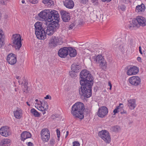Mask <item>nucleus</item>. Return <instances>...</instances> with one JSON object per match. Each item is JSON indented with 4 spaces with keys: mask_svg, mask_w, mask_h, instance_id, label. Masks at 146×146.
Wrapping results in <instances>:
<instances>
[{
    "mask_svg": "<svg viewBox=\"0 0 146 146\" xmlns=\"http://www.w3.org/2000/svg\"><path fill=\"white\" fill-rule=\"evenodd\" d=\"M80 76L81 79V86L79 89V93L81 96L89 98L92 96V86L93 84V77L90 72L86 70H82Z\"/></svg>",
    "mask_w": 146,
    "mask_h": 146,
    "instance_id": "obj_1",
    "label": "nucleus"
},
{
    "mask_svg": "<svg viewBox=\"0 0 146 146\" xmlns=\"http://www.w3.org/2000/svg\"><path fill=\"white\" fill-rule=\"evenodd\" d=\"M42 26L41 23L39 22H37L35 24L36 35L37 38L42 40L46 38V34L45 30Z\"/></svg>",
    "mask_w": 146,
    "mask_h": 146,
    "instance_id": "obj_2",
    "label": "nucleus"
},
{
    "mask_svg": "<svg viewBox=\"0 0 146 146\" xmlns=\"http://www.w3.org/2000/svg\"><path fill=\"white\" fill-rule=\"evenodd\" d=\"M59 24L56 21H53L50 23L48 26L46 27L45 30L46 34L49 36L52 35L59 28Z\"/></svg>",
    "mask_w": 146,
    "mask_h": 146,
    "instance_id": "obj_3",
    "label": "nucleus"
},
{
    "mask_svg": "<svg viewBox=\"0 0 146 146\" xmlns=\"http://www.w3.org/2000/svg\"><path fill=\"white\" fill-rule=\"evenodd\" d=\"M13 47L15 49L19 50L22 46L21 38L19 34H14L12 35V38Z\"/></svg>",
    "mask_w": 146,
    "mask_h": 146,
    "instance_id": "obj_4",
    "label": "nucleus"
},
{
    "mask_svg": "<svg viewBox=\"0 0 146 146\" xmlns=\"http://www.w3.org/2000/svg\"><path fill=\"white\" fill-rule=\"evenodd\" d=\"M132 23L135 25H137L138 27L140 26L143 27L146 25V20L145 18L138 16L132 20Z\"/></svg>",
    "mask_w": 146,
    "mask_h": 146,
    "instance_id": "obj_5",
    "label": "nucleus"
},
{
    "mask_svg": "<svg viewBox=\"0 0 146 146\" xmlns=\"http://www.w3.org/2000/svg\"><path fill=\"white\" fill-rule=\"evenodd\" d=\"M49 17L48 19H49L50 22L52 21L54 19H55L56 21H55L57 23H58L60 19L59 15L58 13V11L53 10L50 11L49 10Z\"/></svg>",
    "mask_w": 146,
    "mask_h": 146,
    "instance_id": "obj_6",
    "label": "nucleus"
},
{
    "mask_svg": "<svg viewBox=\"0 0 146 146\" xmlns=\"http://www.w3.org/2000/svg\"><path fill=\"white\" fill-rule=\"evenodd\" d=\"M98 135L106 143H109L111 138L108 132L106 130H102L98 133Z\"/></svg>",
    "mask_w": 146,
    "mask_h": 146,
    "instance_id": "obj_7",
    "label": "nucleus"
},
{
    "mask_svg": "<svg viewBox=\"0 0 146 146\" xmlns=\"http://www.w3.org/2000/svg\"><path fill=\"white\" fill-rule=\"evenodd\" d=\"M62 43L60 37L52 36L49 41V45L50 48H52L56 46L58 44H61Z\"/></svg>",
    "mask_w": 146,
    "mask_h": 146,
    "instance_id": "obj_8",
    "label": "nucleus"
},
{
    "mask_svg": "<svg viewBox=\"0 0 146 146\" xmlns=\"http://www.w3.org/2000/svg\"><path fill=\"white\" fill-rule=\"evenodd\" d=\"M94 60L97 63L100 64L99 65L101 67L106 68L107 63L102 55H98L96 56L94 58Z\"/></svg>",
    "mask_w": 146,
    "mask_h": 146,
    "instance_id": "obj_9",
    "label": "nucleus"
},
{
    "mask_svg": "<svg viewBox=\"0 0 146 146\" xmlns=\"http://www.w3.org/2000/svg\"><path fill=\"white\" fill-rule=\"evenodd\" d=\"M129 83L134 86H137L141 83V79L138 76H135L130 78L129 79Z\"/></svg>",
    "mask_w": 146,
    "mask_h": 146,
    "instance_id": "obj_10",
    "label": "nucleus"
},
{
    "mask_svg": "<svg viewBox=\"0 0 146 146\" xmlns=\"http://www.w3.org/2000/svg\"><path fill=\"white\" fill-rule=\"evenodd\" d=\"M68 53V48L66 47L60 49L58 53V55L62 58H65Z\"/></svg>",
    "mask_w": 146,
    "mask_h": 146,
    "instance_id": "obj_11",
    "label": "nucleus"
},
{
    "mask_svg": "<svg viewBox=\"0 0 146 146\" xmlns=\"http://www.w3.org/2000/svg\"><path fill=\"white\" fill-rule=\"evenodd\" d=\"M49 10H45L41 12L38 14V16L41 19L45 21H49V19H48L49 17Z\"/></svg>",
    "mask_w": 146,
    "mask_h": 146,
    "instance_id": "obj_12",
    "label": "nucleus"
},
{
    "mask_svg": "<svg viewBox=\"0 0 146 146\" xmlns=\"http://www.w3.org/2000/svg\"><path fill=\"white\" fill-rule=\"evenodd\" d=\"M7 60L9 64L14 65L16 62L17 57L15 54H10L7 56Z\"/></svg>",
    "mask_w": 146,
    "mask_h": 146,
    "instance_id": "obj_13",
    "label": "nucleus"
},
{
    "mask_svg": "<svg viewBox=\"0 0 146 146\" xmlns=\"http://www.w3.org/2000/svg\"><path fill=\"white\" fill-rule=\"evenodd\" d=\"M82 110H72L71 113L75 118L82 119L84 118L83 111Z\"/></svg>",
    "mask_w": 146,
    "mask_h": 146,
    "instance_id": "obj_14",
    "label": "nucleus"
},
{
    "mask_svg": "<svg viewBox=\"0 0 146 146\" xmlns=\"http://www.w3.org/2000/svg\"><path fill=\"white\" fill-rule=\"evenodd\" d=\"M61 18L63 21L65 22H68L70 19V14L64 11H60Z\"/></svg>",
    "mask_w": 146,
    "mask_h": 146,
    "instance_id": "obj_15",
    "label": "nucleus"
},
{
    "mask_svg": "<svg viewBox=\"0 0 146 146\" xmlns=\"http://www.w3.org/2000/svg\"><path fill=\"white\" fill-rule=\"evenodd\" d=\"M139 69L136 67L133 66L130 67L127 71V74L128 75H135L139 72Z\"/></svg>",
    "mask_w": 146,
    "mask_h": 146,
    "instance_id": "obj_16",
    "label": "nucleus"
},
{
    "mask_svg": "<svg viewBox=\"0 0 146 146\" xmlns=\"http://www.w3.org/2000/svg\"><path fill=\"white\" fill-rule=\"evenodd\" d=\"M10 134L9 129L6 128L5 127H2L0 129V134L2 136L7 137Z\"/></svg>",
    "mask_w": 146,
    "mask_h": 146,
    "instance_id": "obj_17",
    "label": "nucleus"
},
{
    "mask_svg": "<svg viewBox=\"0 0 146 146\" xmlns=\"http://www.w3.org/2000/svg\"><path fill=\"white\" fill-rule=\"evenodd\" d=\"M84 104L80 102L74 104L72 107L71 110H84Z\"/></svg>",
    "mask_w": 146,
    "mask_h": 146,
    "instance_id": "obj_18",
    "label": "nucleus"
},
{
    "mask_svg": "<svg viewBox=\"0 0 146 146\" xmlns=\"http://www.w3.org/2000/svg\"><path fill=\"white\" fill-rule=\"evenodd\" d=\"M35 107L38 110H39L40 108L42 110V108H43L44 110H47L48 109V103L46 102H44L43 104L40 101V104L38 103L37 104H36Z\"/></svg>",
    "mask_w": 146,
    "mask_h": 146,
    "instance_id": "obj_19",
    "label": "nucleus"
},
{
    "mask_svg": "<svg viewBox=\"0 0 146 146\" xmlns=\"http://www.w3.org/2000/svg\"><path fill=\"white\" fill-rule=\"evenodd\" d=\"M64 5L67 8L72 9L74 6V3L72 0H63Z\"/></svg>",
    "mask_w": 146,
    "mask_h": 146,
    "instance_id": "obj_20",
    "label": "nucleus"
},
{
    "mask_svg": "<svg viewBox=\"0 0 146 146\" xmlns=\"http://www.w3.org/2000/svg\"><path fill=\"white\" fill-rule=\"evenodd\" d=\"M31 135L30 133L27 131L22 132L21 135V138L22 141H24L26 139L31 137Z\"/></svg>",
    "mask_w": 146,
    "mask_h": 146,
    "instance_id": "obj_21",
    "label": "nucleus"
},
{
    "mask_svg": "<svg viewBox=\"0 0 146 146\" xmlns=\"http://www.w3.org/2000/svg\"><path fill=\"white\" fill-rule=\"evenodd\" d=\"M145 9V7L143 3L141 5H138L136 7L135 9L136 12L137 13H141L144 11Z\"/></svg>",
    "mask_w": 146,
    "mask_h": 146,
    "instance_id": "obj_22",
    "label": "nucleus"
},
{
    "mask_svg": "<svg viewBox=\"0 0 146 146\" xmlns=\"http://www.w3.org/2000/svg\"><path fill=\"white\" fill-rule=\"evenodd\" d=\"M40 134L41 135L43 136V138L45 135H46L47 136V139L50 138V131L48 129H42L41 132Z\"/></svg>",
    "mask_w": 146,
    "mask_h": 146,
    "instance_id": "obj_23",
    "label": "nucleus"
},
{
    "mask_svg": "<svg viewBox=\"0 0 146 146\" xmlns=\"http://www.w3.org/2000/svg\"><path fill=\"white\" fill-rule=\"evenodd\" d=\"M127 104L130 109H134L135 106V100L132 99L128 100Z\"/></svg>",
    "mask_w": 146,
    "mask_h": 146,
    "instance_id": "obj_24",
    "label": "nucleus"
},
{
    "mask_svg": "<svg viewBox=\"0 0 146 146\" xmlns=\"http://www.w3.org/2000/svg\"><path fill=\"white\" fill-rule=\"evenodd\" d=\"M68 53L69 56L71 57H74L76 55V50L71 47H68Z\"/></svg>",
    "mask_w": 146,
    "mask_h": 146,
    "instance_id": "obj_25",
    "label": "nucleus"
},
{
    "mask_svg": "<svg viewBox=\"0 0 146 146\" xmlns=\"http://www.w3.org/2000/svg\"><path fill=\"white\" fill-rule=\"evenodd\" d=\"M71 69L72 71L77 73L79 72L81 68V67L76 64H72L71 66Z\"/></svg>",
    "mask_w": 146,
    "mask_h": 146,
    "instance_id": "obj_26",
    "label": "nucleus"
},
{
    "mask_svg": "<svg viewBox=\"0 0 146 146\" xmlns=\"http://www.w3.org/2000/svg\"><path fill=\"white\" fill-rule=\"evenodd\" d=\"M93 13L94 14L93 18L94 19H100L103 18L102 15L99 12L94 11H93Z\"/></svg>",
    "mask_w": 146,
    "mask_h": 146,
    "instance_id": "obj_27",
    "label": "nucleus"
},
{
    "mask_svg": "<svg viewBox=\"0 0 146 146\" xmlns=\"http://www.w3.org/2000/svg\"><path fill=\"white\" fill-rule=\"evenodd\" d=\"M108 110H98L97 115L101 117H104L108 112Z\"/></svg>",
    "mask_w": 146,
    "mask_h": 146,
    "instance_id": "obj_28",
    "label": "nucleus"
},
{
    "mask_svg": "<svg viewBox=\"0 0 146 146\" xmlns=\"http://www.w3.org/2000/svg\"><path fill=\"white\" fill-rule=\"evenodd\" d=\"M42 2L45 6L47 7H50L54 4V2L51 0H43Z\"/></svg>",
    "mask_w": 146,
    "mask_h": 146,
    "instance_id": "obj_29",
    "label": "nucleus"
},
{
    "mask_svg": "<svg viewBox=\"0 0 146 146\" xmlns=\"http://www.w3.org/2000/svg\"><path fill=\"white\" fill-rule=\"evenodd\" d=\"M15 117L17 119L20 118L22 116V113L21 110H16L14 112Z\"/></svg>",
    "mask_w": 146,
    "mask_h": 146,
    "instance_id": "obj_30",
    "label": "nucleus"
},
{
    "mask_svg": "<svg viewBox=\"0 0 146 146\" xmlns=\"http://www.w3.org/2000/svg\"><path fill=\"white\" fill-rule=\"evenodd\" d=\"M10 141L8 139H3L0 143L1 146H6V145L10 143Z\"/></svg>",
    "mask_w": 146,
    "mask_h": 146,
    "instance_id": "obj_31",
    "label": "nucleus"
},
{
    "mask_svg": "<svg viewBox=\"0 0 146 146\" xmlns=\"http://www.w3.org/2000/svg\"><path fill=\"white\" fill-rule=\"evenodd\" d=\"M128 46V45L125 43H123L119 46V49L122 52H124Z\"/></svg>",
    "mask_w": 146,
    "mask_h": 146,
    "instance_id": "obj_32",
    "label": "nucleus"
},
{
    "mask_svg": "<svg viewBox=\"0 0 146 146\" xmlns=\"http://www.w3.org/2000/svg\"><path fill=\"white\" fill-rule=\"evenodd\" d=\"M111 130L113 132H118L120 130V127L117 125L111 127Z\"/></svg>",
    "mask_w": 146,
    "mask_h": 146,
    "instance_id": "obj_33",
    "label": "nucleus"
},
{
    "mask_svg": "<svg viewBox=\"0 0 146 146\" xmlns=\"http://www.w3.org/2000/svg\"><path fill=\"white\" fill-rule=\"evenodd\" d=\"M31 113L36 117H39L40 114L36 110H31Z\"/></svg>",
    "mask_w": 146,
    "mask_h": 146,
    "instance_id": "obj_34",
    "label": "nucleus"
},
{
    "mask_svg": "<svg viewBox=\"0 0 146 146\" xmlns=\"http://www.w3.org/2000/svg\"><path fill=\"white\" fill-rule=\"evenodd\" d=\"M4 36H2L1 39L0 38V47L1 48L3 47L4 45L5 44L4 42L5 39H4Z\"/></svg>",
    "mask_w": 146,
    "mask_h": 146,
    "instance_id": "obj_35",
    "label": "nucleus"
},
{
    "mask_svg": "<svg viewBox=\"0 0 146 146\" xmlns=\"http://www.w3.org/2000/svg\"><path fill=\"white\" fill-rule=\"evenodd\" d=\"M138 27L137 25H135L134 24H133V23H132V21H131V23L129 25V29H133L134 27Z\"/></svg>",
    "mask_w": 146,
    "mask_h": 146,
    "instance_id": "obj_36",
    "label": "nucleus"
},
{
    "mask_svg": "<svg viewBox=\"0 0 146 146\" xmlns=\"http://www.w3.org/2000/svg\"><path fill=\"white\" fill-rule=\"evenodd\" d=\"M128 44H129L130 46H132L133 44V40L132 38H130L128 40Z\"/></svg>",
    "mask_w": 146,
    "mask_h": 146,
    "instance_id": "obj_37",
    "label": "nucleus"
},
{
    "mask_svg": "<svg viewBox=\"0 0 146 146\" xmlns=\"http://www.w3.org/2000/svg\"><path fill=\"white\" fill-rule=\"evenodd\" d=\"M123 107V104L121 103L119 104V105L117 106L116 108L114 110H119L121 109Z\"/></svg>",
    "mask_w": 146,
    "mask_h": 146,
    "instance_id": "obj_38",
    "label": "nucleus"
},
{
    "mask_svg": "<svg viewBox=\"0 0 146 146\" xmlns=\"http://www.w3.org/2000/svg\"><path fill=\"white\" fill-rule=\"evenodd\" d=\"M41 139L44 142H47L48 141L49 139H48L47 140V136L46 135H45L44 137H44L43 138V136L42 135H41Z\"/></svg>",
    "mask_w": 146,
    "mask_h": 146,
    "instance_id": "obj_39",
    "label": "nucleus"
},
{
    "mask_svg": "<svg viewBox=\"0 0 146 146\" xmlns=\"http://www.w3.org/2000/svg\"><path fill=\"white\" fill-rule=\"evenodd\" d=\"M75 73H76V72H74V71H72H72H70L69 72L70 76L72 78L75 77Z\"/></svg>",
    "mask_w": 146,
    "mask_h": 146,
    "instance_id": "obj_40",
    "label": "nucleus"
},
{
    "mask_svg": "<svg viewBox=\"0 0 146 146\" xmlns=\"http://www.w3.org/2000/svg\"><path fill=\"white\" fill-rule=\"evenodd\" d=\"M3 36H4V39H5V37L4 33L2 30L0 29V38L1 39Z\"/></svg>",
    "mask_w": 146,
    "mask_h": 146,
    "instance_id": "obj_41",
    "label": "nucleus"
},
{
    "mask_svg": "<svg viewBox=\"0 0 146 146\" xmlns=\"http://www.w3.org/2000/svg\"><path fill=\"white\" fill-rule=\"evenodd\" d=\"M56 133L57 135L58 139L57 140L59 141L60 140V130L58 129H56Z\"/></svg>",
    "mask_w": 146,
    "mask_h": 146,
    "instance_id": "obj_42",
    "label": "nucleus"
},
{
    "mask_svg": "<svg viewBox=\"0 0 146 146\" xmlns=\"http://www.w3.org/2000/svg\"><path fill=\"white\" fill-rule=\"evenodd\" d=\"M25 88L23 89V92L26 93H27L29 91L28 87L27 85H25Z\"/></svg>",
    "mask_w": 146,
    "mask_h": 146,
    "instance_id": "obj_43",
    "label": "nucleus"
},
{
    "mask_svg": "<svg viewBox=\"0 0 146 146\" xmlns=\"http://www.w3.org/2000/svg\"><path fill=\"white\" fill-rule=\"evenodd\" d=\"M80 144L79 142L77 141H74L73 142V146H79Z\"/></svg>",
    "mask_w": 146,
    "mask_h": 146,
    "instance_id": "obj_44",
    "label": "nucleus"
},
{
    "mask_svg": "<svg viewBox=\"0 0 146 146\" xmlns=\"http://www.w3.org/2000/svg\"><path fill=\"white\" fill-rule=\"evenodd\" d=\"M55 140L53 138L51 139L50 141V143L51 145H53L54 144Z\"/></svg>",
    "mask_w": 146,
    "mask_h": 146,
    "instance_id": "obj_45",
    "label": "nucleus"
},
{
    "mask_svg": "<svg viewBox=\"0 0 146 146\" xmlns=\"http://www.w3.org/2000/svg\"><path fill=\"white\" fill-rule=\"evenodd\" d=\"M80 3L84 4H86L88 2V0H80Z\"/></svg>",
    "mask_w": 146,
    "mask_h": 146,
    "instance_id": "obj_46",
    "label": "nucleus"
},
{
    "mask_svg": "<svg viewBox=\"0 0 146 146\" xmlns=\"http://www.w3.org/2000/svg\"><path fill=\"white\" fill-rule=\"evenodd\" d=\"M44 99L45 100L49 99L50 100L51 99V97L49 95H47L44 98Z\"/></svg>",
    "mask_w": 146,
    "mask_h": 146,
    "instance_id": "obj_47",
    "label": "nucleus"
},
{
    "mask_svg": "<svg viewBox=\"0 0 146 146\" xmlns=\"http://www.w3.org/2000/svg\"><path fill=\"white\" fill-rule=\"evenodd\" d=\"M74 26L75 25L74 24H72L69 26L68 29L69 30L72 29L74 27Z\"/></svg>",
    "mask_w": 146,
    "mask_h": 146,
    "instance_id": "obj_48",
    "label": "nucleus"
},
{
    "mask_svg": "<svg viewBox=\"0 0 146 146\" xmlns=\"http://www.w3.org/2000/svg\"><path fill=\"white\" fill-rule=\"evenodd\" d=\"M30 2L33 4H35L38 3V1L37 0H32Z\"/></svg>",
    "mask_w": 146,
    "mask_h": 146,
    "instance_id": "obj_49",
    "label": "nucleus"
},
{
    "mask_svg": "<svg viewBox=\"0 0 146 146\" xmlns=\"http://www.w3.org/2000/svg\"><path fill=\"white\" fill-rule=\"evenodd\" d=\"M58 117V115H57L56 114L55 115H52L51 116V117L52 119H54L56 118L57 117Z\"/></svg>",
    "mask_w": 146,
    "mask_h": 146,
    "instance_id": "obj_50",
    "label": "nucleus"
},
{
    "mask_svg": "<svg viewBox=\"0 0 146 146\" xmlns=\"http://www.w3.org/2000/svg\"><path fill=\"white\" fill-rule=\"evenodd\" d=\"M98 110H108V108L105 106H103L100 108H99Z\"/></svg>",
    "mask_w": 146,
    "mask_h": 146,
    "instance_id": "obj_51",
    "label": "nucleus"
},
{
    "mask_svg": "<svg viewBox=\"0 0 146 146\" xmlns=\"http://www.w3.org/2000/svg\"><path fill=\"white\" fill-rule=\"evenodd\" d=\"M28 146H33V144L32 143L30 142L28 143Z\"/></svg>",
    "mask_w": 146,
    "mask_h": 146,
    "instance_id": "obj_52",
    "label": "nucleus"
},
{
    "mask_svg": "<svg viewBox=\"0 0 146 146\" xmlns=\"http://www.w3.org/2000/svg\"><path fill=\"white\" fill-rule=\"evenodd\" d=\"M137 60L139 62H141V59L140 57H138L137 58Z\"/></svg>",
    "mask_w": 146,
    "mask_h": 146,
    "instance_id": "obj_53",
    "label": "nucleus"
},
{
    "mask_svg": "<svg viewBox=\"0 0 146 146\" xmlns=\"http://www.w3.org/2000/svg\"><path fill=\"white\" fill-rule=\"evenodd\" d=\"M139 51L140 53L141 54H143V53L141 51V48L140 46L139 47Z\"/></svg>",
    "mask_w": 146,
    "mask_h": 146,
    "instance_id": "obj_54",
    "label": "nucleus"
},
{
    "mask_svg": "<svg viewBox=\"0 0 146 146\" xmlns=\"http://www.w3.org/2000/svg\"><path fill=\"white\" fill-rule=\"evenodd\" d=\"M122 111L120 112V113L121 114L125 113H126V111L125 110H122Z\"/></svg>",
    "mask_w": 146,
    "mask_h": 146,
    "instance_id": "obj_55",
    "label": "nucleus"
},
{
    "mask_svg": "<svg viewBox=\"0 0 146 146\" xmlns=\"http://www.w3.org/2000/svg\"><path fill=\"white\" fill-rule=\"evenodd\" d=\"M3 5H6V3L4 1L2 0L0 2Z\"/></svg>",
    "mask_w": 146,
    "mask_h": 146,
    "instance_id": "obj_56",
    "label": "nucleus"
},
{
    "mask_svg": "<svg viewBox=\"0 0 146 146\" xmlns=\"http://www.w3.org/2000/svg\"><path fill=\"white\" fill-rule=\"evenodd\" d=\"M40 101H39L38 99H36L35 100V102H36V103L35 104V105L37 104L38 103L40 104Z\"/></svg>",
    "mask_w": 146,
    "mask_h": 146,
    "instance_id": "obj_57",
    "label": "nucleus"
},
{
    "mask_svg": "<svg viewBox=\"0 0 146 146\" xmlns=\"http://www.w3.org/2000/svg\"><path fill=\"white\" fill-rule=\"evenodd\" d=\"M118 111V110H113V112L114 113V115L115 114V113L119 111Z\"/></svg>",
    "mask_w": 146,
    "mask_h": 146,
    "instance_id": "obj_58",
    "label": "nucleus"
},
{
    "mask_svg": "<svg viewBox=\"0 0 146 146\" xmlns=\"http://www.w3.org/2000/svg\"><path fill=\"white\" fill-rule=\"evenodd\" d=\"M26 103L27 105L29 106H30V105H31V103L30 101H29V102H27Z\"/></svg>",
    "mask_w": 146,
    "mask_h": 146,
    "instance_id": "obj_59",
    "label": "nucleus"
},
{
    "mask_svg": "<svg viewBox=\"0 0 146 146\" xmlns=\"http://www.w3.org/2000/svg\"><path fill=\"white\" fill-rule=\"evenodd\" d=\"M111 0H102L103 2H109L111 1Z\"/></svg>",
    "mask_w": 146,
    "mask_h": 146,
    "instance_id": "obj_60",
    "label": "nucleus"
},
{
    "mask_svg": "<svg viewBox=\"0 0 146 146\" xmlns=\"http://www.w3.org/2000/svg\"><path fill=\"white\" fill-rule=\"evenodd\" d=\"M121 1H123L124 3H125L128 2V0H121Z\"/></svg>",
    "mask_w": 146,
    "mask_h": 146,
    "instance_id": "obj_61",
    "label": "nucleus"
},
{
    "mask_svg": "<svg viewBox=\"0 0 146 146\" xmlns=\"http://www.w3.org/2000/svg\"><path fill=\"white\" fill-rule=\"evenodd\" d=\"M69 134V131H66V135L65 136V138H66L68 136Z\"/></svg>",
    "mask_w": 146,
    "mask_h": 146,
    "instance_id": "obj_62",
    "label": "nucleus"
},
{
    "mask_svg": "<svg viewBox=\"0 0 146 146\" xmlns=\"http://www.w3.org/2000/svg\"><path fill=\"white\" fill-rule=\"evenodd\" d=\"M16 78L18 80H19V79H21V77H20L19 76H16Z\"/></svg>",
    "mask_w": 146,
    "mask_h": 146,
    "instance_id": "obj_63",
    "label": "nucleus"
},
{
    "mask_svg": "<svg viewBox=\"0 0 146 146\" xmlns=\"http://www.w3.org/2000/svg\"><path fill=\"white\" fill-rule=\"evenodd\" d=\"M108 85L110 86H112V85L111 84V83L110 82H108Z\"/></svg>",
    "mask_w": 146,
    "mask_h": 146,
    "instance_id": "obj_64",
    "label": "nucleus"
}]
</instances>
